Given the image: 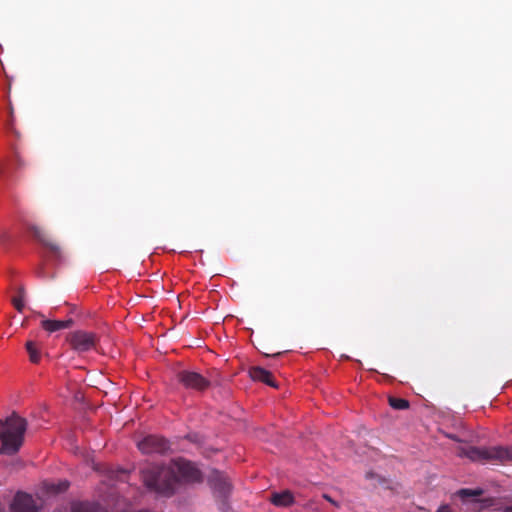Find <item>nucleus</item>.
Returning a JSON list of instances; mask_svg holds the SVG:
<instances>
[{
    "label": "nucleus",
    "mask_w": 512,
    "mask_h": 512,
    "mask_svg": "<svg viewBox=\"0 0 512 512\" xmlns=\"http://www.w3.org/2000/svg\"><path fill=\"white\" fill-rule=\"evenodd\" d=\"M249 376L254 380V381H262L264 379V377H267L268 376V370L262 368V367H259V366H255V367H251L249 369Z\"/></svg>",
    "instance_id": "f3484780"
},
{
    "label": "nucleus",
    "mask_w": 512,
    "mask_h": 512,
    "mask_svg": "<svg viewBox=\"0 0 512 512\" xmlns=\"http://www.w3.org/2000/svg\"><path fill=\"white\" fill-rule=\"evenodd\" d=\"M9 117L8 126L11 128L14 121V110L11 104L9 105Z\"/></svg>",
    "instance_id": "b1692460"
},
{
    "label": "nucleus",
    "mask_w": 512,
    "mask_h": 512,
    "mask_svg": "<svg viewBox=\"0 0 512 512\" xmlns=\"http://www.w3.org/2000/svg\"><path fill=\"white\" fill-rule=\"evenodd\" d=\"M270 501L275 506L287 507V506H290L291 504H293L294 497L290 491L286 490L281 493H273L271 495Z\"/></svg>",
    "instance_id": "ddd939ff"
},
{
    "label": "nucleus",
    "mask_w": 512,
    "mask_h": 512,
    "mask_svg": "<svg viewBox=\"0 0 512 512\" xmlns=\"http://www.w3.org/2000/svg\"><path fill=\"white\" fill-rule=\"evenodd\" d=\"M261 382H263V383H265V384H267V385H269L271 387H274V388L277 387V383L274 380L273 375L269 371H268V376L264 377V379Z\"/></svg>",
    "instance_id": "4be33fe9"
},
{
    "label": "nucleus",
    "mask_w": 512,
    "mask_h": 512,
    "mask_svg": "<svg viewBox=\"0 0 512 512\" xmlns=\"http://www.w3.org/2000/svg\"><path fill=\"white\" fill-rule=\"evenodd\" d=\"M208 482L212 489L221 497H226L231 490V484L228 478L218 470H213L211 472L208 477Z\"/></svg>",
    "instance_id": "9d476101"
},
{
    "label": "nucleus",
    "mask_w": 512,
    "mask_h": 512,
    "mask_svg": "<svg viewBox=\"0 0 512 512\" xmlns=\"http://www.w3.org/2000/svg\"><path fill=\"white\" fill-rule=\"evenodd\" d=\"M261 382H263V383H265V384H267V385H269L271 387H274V388L277 387V383L274 380L273 375L269 371H268V376L264 377V379Z\"/></svg>",
    "instance_id": "412c9836"
},
{
    "label": "nucleus",
    "mask_w": 512,
    "mask_h": 512,
    "mask_svg": "<svg viewBox=\"0 0 512 512\" xmlns=\"http://www.w3.org/2000/svg\"><path fill=\"white\" fill-rule=\"evenodd\" d=\"M460 456H465L476 462L506 463L512 462V447L492 446L475 447L469 446L461 448Z\"/></svg>",
    "instance_id": "7ed1b4c3"
},
{
    "label": "nucleus",
    "mask_w": 512,
    "mask_h": 512,
    "mask_svg": "<svg viewBox=\"0 0 512 512\" xmlns=\"http://www.w3.org/2000/svg\"><path fill=\"white\" fill-rule=\"evenodd\" d=\"M74 321L69 318L67 320H50V319H44L42 320L41 322V327L52 333V332H56V331H59V330H62V329H66V328H69L73 325Z\"/></svg>",
    "instance_id": "f8f14e48"
},
{
    "label": "nucleus",
    "mask_w": 512,
    "mask_h": 512,
    "mask_svg": "<svg viewBox=\"0 0 512 512\" xmlns=\"http://www.w3.org/2000/svg\"><path fill=\"white\" fill-rule=\"evenodd\" d=\"M27 420L16 412L5 419H0V455L13 456L24 444Z\"/></svg>",
    "instance_id": "f257e3e1"
},
{
    "label": "nucleus",
    "mask_w": 512,
    "mask_h": 512,
    "mask_svg": "<svg viewBox=\"0 0 512 512\" xmlns=\"http://www.w3.org/2000/svg\"><path fill=\"white\" fill-rule=\"evenodd\" d=\"M177 382L186 390L203 394L210 386L211 381L194 370L183 369L176 373Z\"/></svg>",
    "instance_id": "20e7f679"
},
{
    "label": "nucleus",
    "mask_w": 512,
    "mask_h": 512,
    "mask_svg": "<svg viewBox=\"0 0 512 512\" xmlns=\"http://www.w3.org/2000/svg\"><path fill=\"white\" fill-rule=\"evenodd\" d=\"M142 479L149 490L167 497L173 495L178 482V476L174 469L159 465L144 469Z\"/></svg>",
    "instance_id": "f03ea898"
},
{
    "label": "nucleus",
    "mask_w": 512,
    "mask_h": 512,
    "mask_svg": "<svg viewBox=\"0 0 512 512\" xmlns=\"http://www.w3.org/2000/svg\"><path fill=\"white\" fill-rule=\"evenodd\" d=\"M138 448L144 454H162L169 449V442L161 436L148 435L138 442Z\"/></svg>",
    "instance_id": "0eeeda50"
},
{
    "label": "nucleus",
    "mask_w": 512,
    "mask_h": 512,
    "mask_svg": "<svg viewBox=\"0 0 512 512\" xmlns=\"http://www.w3.org/2000/svg\"><path fill=\"white\" fill-rule=\"evenodd\" d=\"M28 230L33 234L35 239H37L45 248L49 250L54 260L58 262L64 260L61 247L57 243L53 242L41 228L35 225H30L28 226Z\"/></svg>",
    "instance_id": "423d86ee"
},
{
    "label": "nucleus",
    "mask_w": 512,
    "mask_h": 512,
    "mask_svg": "<svg viewBox=\"0 0 512 512\" xmlns=\"http://www.w3.org/2000/svg\"><path fill=\"white\" fill-rule=\"evenodd\" d=\"M458 496L465 500L467 498H470V497H479L483 494V490L482 489H460L458 492H457Z\"/></svg>",
    "instance_id": "6ab92c4d"
},
{
    "label": "nucleus",
    "mask_w": 512,
    "mask_h": 512,
    "mask_svg": "<svg viewBox=\"0 0 512 512\" xmlns=\"http://www.w3.org/2000/svg\"><path fill=\"white\" fill-rule=\"evenodd\" d=\"M39 275H40L41 277H44V268H43V267H41V268H40V270H39Z\"/></svg>",
    "instance_id": "bb28decb"
},
{
    "label": "nucleus",
    "mask_w": 512,
    "mask_h": 512,
    "mask_svg": "<svg viewBox=\"0 0 512 512\" xmlns=\"http://www.w3.org/2000/svg\"><path fill=\"white\" fill-rule=\"evenodd\" d=\"M72 512H104L98 506L86 503L79 502L72 505Z\"/></svg>",
    "instance_id": "2eb2a0df"
},
{
    "label": "nucleus",
    "mask_w": 512,
    "mask_h": 512,
    "mask_svg": "<svg viewBox=\"0 0 512 512\" xmlns=\"http://www.w3.org/2000/svg\"><path fill=\"white\" fill-rule=\"evenodd\" d=\"M322 497H323L326 501H328V502H330L332 505H334L335 507H337V508H338V507H340L339 503H338L337 501H335V500H334L330 495H328V494H323V495H322Z\"/></svg>",
    "instance_id": "5701e85b"
},
{
    "label": "nucleus",
    "mask_w": 512,
    "mask_h": 512,
    "mask_svg": "<svg viewBox=\"0 0 512 512\" xmlns=\"http://www.w3.org/2000/svg\"><path fill=\"white\" fill-rule=\"evenodd\" d=\"M18 295L12 298V303L18 312H22L24 309V296L25 289L23 286H19L17 289Z\"/></svg>",
    "instance_id": "dca6fc26"
},
{
    "label": "nucleus",
    "mask_w": 512,
    "mask_h": 512,
    "mask_svg": "<svg viewBox=\"0 0 512 512\" xmlns=\"http://www.w3.org/2000/svg\"><path fill=\"white\" fill-rule=\"evenodd\" d=\"M11 512H38L33 497L24 492H18L10 506Z\"/></svg>",
    "instance_id": "1a4fd4ad"
},
{
    "label": "nucleus",
    "mask_w": 512,
    "mask_h": 512,
    "mask_svg": "<svg viewBox=\"0 0 512 512\" xmlns=\"http://www.w3.org/2000/svg\"><path fill=\"white\" fill-rule=\"evenodd\" d=\"M389 405L395 410H405L409 408V402L403 398L389 397Z\"/></svg>",
    "instance_id": "a211bd4d"
},
{
    "label": "nucleus",
    "mask_w": 512,
    "mask_h": 512,
    "mask_svg": "<svg viewBox=\"0 0 512 512\" xmlns=\"http://www.w3.org/2000/svg\"><path fill=\"white\" fill-rule=\"evenodd\" d=\"M25 347L29 355V360L34 364L39 363L41 359V351L37 343L35 341L28 340L25 344Z\"/></svg>",
    "instance_id": "4468645a"
},
{
    "label": "nucleus",
    "mask_w": 512,
    "mask_h": 512,
    "mask_svg": "<svg viewBox=\"0 0 512 512\" xmlns=\"http://www.w3.org/2000/svg\"><path fill=\"white\" fill-rule=\"evenodd\" d=\"M69 487V482L68 481H60L57 486L53 485L52 486V489L55 491V492H63V491H66Z\"/></svg>",
    "instance_id": "aec40b11"
},
{
    "label": "nucleus",
    "mask_w": 512,
    "mask_h": 512,
    "mask_svg": "<svg viewBox=\"0 0 512 512\" xmlns=\"http://www.w3.org/2000/svg\"><path fill=\"white\" fill-rule=\"evenodd\" d=\"M67 341L73 350L84 353L96 349L99 337L93 332L77 330L68 334Z\"/></svg>",
    "instance_id": "39448f33"
},
{
    "label": "nucleus",
    "mask_w": 512,
    "mask_h": 512,
    "mask_svg": "<svg viewBox=\"0 0 512 512\" xmlns=\"http://www.w3.org/2000/svg\"><path fill=\"white\" fill-rule=\"evenodd\" d=\"M437 512H453L449 506L447 505H443L441 507H439V509L437 510Z\"/></svg>",
    "instance_id": "393cba45"
},
{
    "label": "nucleus",
    "mask_w": 512,
    "mask_h": 512,
    "mask_svg": "<svg viewBox=\"0 0 512 512\" xmlns=\"http://www.w3.org/2000/svg\"><path fill=\"white\" fill-rule=\"evenodd\" d=\"M504 512H512V505L511 506H506L504 509H503Z\"/></svg>",
    "instance_id": "a878e982"
},
{
    "label": "nucleus",
    "mask_w": 512,
    "mask_h": 512,
    "mask_svg": "<svg viewBox=\"0 0 512 512\" xmlns=\"http://www.w3.org/2000/svg\"><path fill=\"white\" fill-rule=\"evenodd\" d=\"M26 166V162L21 154L15 150L13 155V161L10 163L0 162V181H8L13 171L20 170Z\"/></svg>",
    "instance_id": "9b49d317"
},
{
    "label": "nucleus",
    "mask_w": 512,
    "mask_h": 512,
    "mask_svg": "<svg viewBox=\"0 0 512 512\" xmlns=\"http://www.w3.org/2000/svg\"><path fill=\"white\" fill-rule=\"evenodd\" d=\"M0 512H6L3 504L0 502Z\"/></svg>",
    "instance_id": "cd10ccee"
},
{
    "label": "nucleus",
    "mask_w": 512,
    "mask_h": 512,
    "mask_svg": "<svg viewBox=\"0 0 512 512\" xmlns=\"http://www.w3.org/2000/svg\"><path fill=\"white\" fill-rule=\"evenodd\" d=\"M176 470L185 482H200L202 480L201 472L191 462L178 460L175 462Z\"/></svg>",
    "instance_id": "6e6552de"
}]
</instances>
